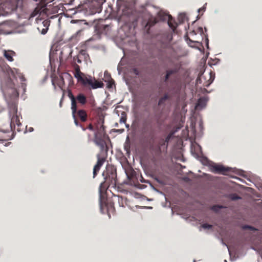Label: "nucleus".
<instances>
[{
  "label": "nucleus",
  "mask_w": 262,
  "mask_h": 262,
  "mask_svg": "<svg viewBox=\"0 0 262 262\" xmlns=\"http://www.w3.org/2000/svg\"><path fill=\"white\" fill-rule=\"evenodd\" d=\"M104 181L101 183L99 186V192L100 193V208L102 211L103 206H106L105 202L101 200V194L104 193L107 188L112 185L113 187L116 185L117 172L116 168L112 165H107L105 169L102 174Z\"/></svg>",
  "instance_id": "obj_2"
},
{
  "label": "nucleus",
  "mask_w": 262,
  "mask_h": 262,
  "mask_svg": "<svg viewBox=\"0 0 262 262\" xmlns=\"http://www.w3.org/2000/svg\"><path fill=\"white\" fill-rule=\"evenodd\" d=\"M206 105V101L205 99L204 98H200L196 103V108L198 109L199 108H203Z\"/></svg>",
  "instance_id": "obj_22"
},
{
  "label": "nucleus",
  "mask_w": 262,
  "mask_h": 262,
  "mask_svg": "<svg viewBox=\"0 0 262 262\" xmlns=\"http://www.w3.org/2000/svg\"><path fill=\"white\" fill-rule=\"evenodd\" d=\"M222 208V206L219 205H214L212 207V210L214 211H217L219 209Z\"/></svg>",
  "instance_id": "obj_30"
},
{
  "label": "nucleus",
  "mask_w": 262,
  "mask_h": 262,
  "mask_svg": "<svg viewBox=\"0 0 262 262\" xmlns=\"http://www.w3.org/2000/svg\"><path fill=\"white\" fill-rule=\"evenodd\" d=\"M105 1V0H91L88 4L87 11L91 15L100 13L102 11V4Z\"/></svg>",
  "instance_id": "obj_7"
},
{
  "label": "nucleus",
  "mask_w": 262,
  "mask_h": 262,
  "mask_svg": "<svg viewBox=\"0 0 262 262\" xmlns=\"http://www.w3.org/2000/svg\"><path fill=\"white\" fill-rule=\"evenodd\" d=\"M202 227L204 229H209L212 227V226L207 223H204L202 225Z\"/></svg>",
  "instance_id": "obj_29"
},
{
  "label": "nucleus",
  "mask_w": 262,
  "mask_h": 262,
  "mask_svg": "<svg viewBox=\"0 0 262 262\" xmlns=\"http://www.w3.org/2000/svg\"><path fill=\"white\" fill-rule=\"evenodd\" d=\"M74 76L77 79L79 78V77H81L82 75H83V73H81L80 71V67L76 64V63L74 64Z\"/></svg>",
  "instance_id": "obj_18"
},
{
  "label": "nucleus",
  "mask_w": 262,
  "mask_h": 262,
  "mask_svg": "<svg viewBox=\"0 0 262 262\" xmlns=\"http://www.w3.org/2000/svg\"><path fill=\"white\" fill-rule=\"evenodd\" d=\"M15 55V53L12 51H4V57L9 61H13V56Z\"/></svg>",
  "instance_id": "obj_16"
},
{
  "label": "nucleus",
  "mask_w": 262,
  "mask_h": 262,
  "mask_svg": "<svg viewBox=\"0 0 262 262\" xmlns=\"http://www.w3.org/2000/svg\"><path fill=\"white\" fill-rule=\"evenodd\" d=\"M80 53L83 55H85L86 54V51L85 50H82L80 51Z\"/></svg>",
  "instance_id": "obj_41"
},
{
  "label": "nucleus",
  "mask_w": 262,
  "mask_h": 262,
  "mask_svg": "<svg viewBox=\"0 0 262 262\" xmlns=\"http://www.w3.org/2000/svg\"><path fill=\"white\" fill-rule=\"evenodd\" d=\"M68 96L71 101V110L73 113L77 108V102L81 105H84L87 103V98L84 94L80 93L76 96H74L71 91L69 90L68 93Z\"/></svg>",
  "instance_id": "obj_6"
},
{
  "label": "nucleus",
  "mask_w": 262,
  "mask_h": 262,
  "mask_svg": "<svg viewBox=\"0 0 262 262\" xmlns=\"http://www.w3.org/2000/svg\"><path fill=\"white\" fill-rule=\"evenodd\" d=\"M158 21V20L157 18L151 17L148 19L146 25V27H148V29H149L150 27L154 26L157 23Z\"/></svg>",
  "instance_id": "obj_20"
},
{
  "label": "nucleus",
  "mask_w": 262,
  "mask_h": 262,
  "mask_svg": "<svg viewBox=\"0 0 262 262\" xmlns=\"http://www.w3.org/2000/svg\"><path fill=\"white\" fill-rule=\"evenodd\" d=\"M187 39L189 41H191V42H192V41L190 39H189V38H188Z\"/></svg>",
  "instance_id": "obj_49"
},
{
  "label": "nucleus",
  "mask_w": 262,
  "mask_h": 262,
  "mask_svg": "<svg viewBox=\"0 0 262 262\" xmlns=\"http://www.w3.org/2000/svg\"><path fill=\"white\" fill-rule=\"evenodd\" d=\"M19 79L21 82V87L25 89L26 86V84L25 83H24L23 82L25 81L26 80L25 76L23 74H20L19 75Z\"/></svg>",
  "instance_id": "obj_25"
},
{
  "label": "nucleus",
  "mask_w": 262,
  "mask_h": 262,
  "mask_svg": "<svg viewBox=\"0 0 262 262\" xmlns=\"http://www.w3.org/2000/svg\"><path fill=\"white\" fill-rule=\"evenodd\" d=\"M210 170L215 173L225 174L227 172L230 171V168L225 167L222 165L213 164L210 165Z\"/></svg>",
  "instance_id": "obj_13"
},
{
  "label": "nucleus",
  "mask_w": 262,
  "mask_h": 262,
  "mask_svg": "<svg viewBox=\"0 0 262 262\" xmlns=\"http://www.w3.org/2000/svg\"><path fill=\"white\" fill-rule=\"evenodd\" d=\"M173 133L171 132L165 138V139L163 138H160V140L158 141V145L161 148H165L167 149L168 142L170 140V139L172 138L173 136Z\"/></svg>",
  "instance_id": "obj_14"
},
{
  "label": "nucleus",
  "mask_w": 262,
  "mask_h": 262,
  "mask_svg": "<svg viewBox=\"0 0 262 262\" xmlns=\"http://www.w3.org/2000/svg\"><path fill=\"white\" fill-rule=\"evenodd\" d=\"M157 57L161 61L169 63L170 65L173 66L172 68L167 69L166 71L164 81L165 82H168L170 80V77L179 72V67L178 64L174 63L172 52L171 50L169 49L160 50L159 51Z\"/></svg>",
  "instance_id": "obj_3"
},
{
  "label": "nucleus",
  "mask_w": 262,
  "mask_h": 262,
  "mask_svg": "<svg viewBox=\"0 0 262 262\" xmlns=\"http://www.w3.org/2000/svg\"><path fill=\"white\" fill-rule=\"evenodd\" d=\"M190 34L192 35H195L196 33L195 32V31H192V32H190Z\"/></svg>",
  "instance_id": "obj_45"
},
{
  "label": "nucleus",
  "mask_w": 262,
  "mask_h": 262,
  "mask_svg": "<svg viewBox=\"0 0 262 262\" xmlns=\"http://www.w3.org/2000/svg\"><path fill=\"white\" fill-rule=\"evenodd\" d=\"M74 60L78 63H81V60L78 57H74Z\"/></svg>",
  "instance_id": "obj_37"
},
{
  "label": "nucleus",
  "mask_w": 262,
  "mask_h": 262,
  "mask_svg": "<svg viewBox=\"0 0 262 262\" xmlns=\"http://www.w3.org/2000/svg\"><path fill=\"white\" fill-rule=\"evenodd\" d=\"M243 228L244 229H249L252 231H254L256 230L254 227L249 225H245L243 226Z\"/></svg>",
  "instance_id": "obj_28"
},
{
  "label": "nucleus",
  "mask_w": 262,
  "mask_h": 262,
  "mask_svg": "<svg viewBox=\"0 0 262 262\" xmlns=\"http://www.w3.org/2000/svg\"><path fill=\"white\" fill-rule=\"evenodd\" d=\"M60 106H61V101L60 102Z\"/></svg>",
  "instance_id": "obj_50"
},
{
  "label": "nucleus",
  "mask_w": 262,
  "mask_h": 262,
  "mask_svg": "<svg viewBox=\"0 0 262 262\" xmlns=\"http://www.w3.org/2000/svg\"><path fill=\"white\" fill-rule=\"evenodd\" d=\"M81 32V30H79L77 32V34H79Z\"/></svg>",
  "instance_id": "obj_48"
},
{
  "label": "nucleus",
  "mask_w": 262,
  "mask_h": 262,
  "mask_svg": "<svg viewBox=\"0 0 262 262\" xmlns=\"http://www.w3.org/2000/svg\"><path fill=\"white\" fill-rule=\"evenodd\" d=\"M33 130V128L32 127H29V132H32Z\"/></svg>",
  "instance_id": "obj_46"
},
{
  "label": "nucleus",
  "mask_w": 262,
  "mask_h": 262,
  "mask_svg": "<svg viewBox=\"0 0 262 262\" xmlns=\"http://www.w3.org/2000/svg\"><path fill=\"white\" fill-rule=\"evenodd\" d=\"M214 77L212 75L211 73L205 74L202 73L199 75L196 80V84H202L204 87L209 86L214 80Z\"/></svg>",
  "instance_id": "obj_11"
},
{
  "label": "nucleus",
  "mask_w": 262,
  "mask_h": 262,
  "mask_svg": "<svg viewBox=\"0 0 262 262\" xmlns=\"http://www.w3.org/2000/svg\"><path fill=\"white\" fill-rule=\"evenodd\" d=\"M104 117L100 116L95 125V131L94 133V142L100 148V153L96 157L97 161L93 168V178H95L99 172L101 167L103 165L107 158L108 147L104 139L107 136L105 127L104 126Z\"/></svg>",
  "instance_id": "obj_1"
},
{
  "label": "nucleus",
  "mask_w": 262,
  "mask_h": 262,
  "mask_svg": "<svg viewBox=\"0 0 262 262\" xmlns=\"http://www.w3.org/2000/svg\"><path fill=\"white\" fill-rule=\"evenodd\" d=\"M167 20L168 26L173 30V31H174L177 27V23L171 16H170Z\"/></svg>",
  "instance_id": "obj_19"
},
{
  "label": "nucleus",
  "mask_w": 262,
  "mask_h": 262,
  "mask_svg": "<svg viewBox=\"0 0 262 262\" xmlns=\"http://www.w3.org/2000/svg\"><path fill=\"white\" fill-rule=\"evenodd\" d=\"M48 30V28H43V29L41 30V34H45L47 32Z\"/></svg>",
  "instance_id": "obj_38"
},
{
  "label": "nucleus",
  "mask_w": 262,
  "mask_h": 262,
  "mask_svg": "<svg viewBox=\"0 0 262 262\" xmlns=\"http://www.w3.org/2000/svg\"><path fill=\"white\" fill-rule=\"evenodd\" d=\"M26 0H16V7H22L23 6V3L25 2Z\"/></svg>",
  "instance_id": "obj_27"
},
{
  "label": "nucleus",
  "mask_w": 262,
  "mask_h": 262,
  "mask_svg": "<svg viewBox=\"0 0 262 262\" xmlns=\"http://www.w3.org/2000/svg\"><path fill=\"white\" fill-rule=\"evenodd\" d=\"M170 98L168 94H165L163 97H162L159 100L158 105L160 106L164 104L165 101L169 99Z\"/></svg>",
  "instance_id": "obj_23"
},
{
  "label": "nucleus",
  "mask_w": 262,
  "mask_h": 262,
  "mask_svg": "<svg viewBox=\"0 0 262 262\" xmlns=\"http://www.w3.org/2000/svg\"><path fill=\"white\" fill-rule=\"evenodd\" d=\"M64 82L63 78L61 77H60V81L59 82L58 86L60 89H62V84Z\"/></svg>",
  "instance_id": "obj_33"
},
{
  "label": "nucleus",
  "mask_w": 262,
  "mask_h": 262,
  "mask_svg": "<svg viewBox=\"0 0 262 262\" xmlns=\"http://www.w3.org/2000/svg\"><path fill=\"white\" fill-rule=\"evenodd\" d=\"M186 19L185 14H180L178 16V20L180 24L183 23Z\"/></svg>",
  "instance_id": "obj_24"
},
{
  "label": "nucleus",
  "mask_w": 262,
  "mask_h": 262,
  "mask_svg": "<svg viewBox=\"0 0 262 262\" xmlns=\"http://www.w3.org/2000/svg\"><path fill=\"white\" fill-rule=\"evenodd\" d=\"M9 116L11 118L10 126L11 128L15 127L16 125L18 126L21 125L19 116L17 114V108L15 104L10 106Z\"/></svg>",
  "instance_id": "obj_10"
},
{
  "label": "nucleus",
  "mask_w": 262,
  "mask_h": 262,
  "mask_svg": "<svg viewBox=\"0 0 262 262\" xmlns=\"http://www.w3.org/2000/svg\"><path fill=\"white\" fill-rule=\"evenodd\" d=\"M198 30L201 34H202L203 33V30L202 27L198 28Z\"/></svg>",
  "instance_id": "obj_40"
},
{
  "label": "nucleus",
  "mask_w": 262,
  "mask_h": 262,
  "mask_svg": "<svg viewBox=\"0 0 262 262\" xmlns=\"http://www.w3.org/2000/svg\"><path fill=\"white\" fill-rule=\"evenodd\" d=\"M79 126L80 127L83 131L86 130L87 129L91 131H95V126L94 127L92 123H89L86 126H85V125L82 123Z\"/></svg>",
  "instance_id": "obj_21"
},
{
  "label": "nucleus",
  "mask_w": 262,
  "mask_h": 262,
  "mask_svg": "<svg viewBox=\"0 0 262 262\" xmlns=\"http://www.w3.org/2000/svg\"><path fill=\"white\" fill-rule=\"evenodd\" d=\"M206 7L204 6L202 8L199 9L198 12L200 13L201 12H204L205 11Z\"/></svg>",
  "instance_id": "obj_39"
},
{
  "label": "nucleus",
  "mask_w": 262,
  "mask_h": 262,
  "mask_svg": "<svg viewBox=\"0 0 262 262\" xmlns=\"http://www.w3.org/2000/svg\"><path fill=\"white\" fill-rule=\"evenodd\" d=\"M126 120V117L125 116H122L120 119V123H125Z\"/></svg>",
  "instance_id": "obj_34"
},
{
  "label": "nucleus",
  "mask_w": 262,
  "mask_h": 262,
  "mask_svg": "<svg viewBox=\"0 0 262 262\" xmlns=\"http://www.w3.org/2000/svg\"><path fill=\"white\" fill-rule=\"evenodd\" d=\"M11 88L14 91H15V89H14V84H11Z\"/></svg>",
  "instance_id": "obj_44"
},
{
  "label": "nucleus",
  "mask_w": 262,
  "mask_h": 262,
  "mask_svg": "<svg viewBox=\"0 0 262 262\" xmlns=\"http://www.w3.org/2000/svg\"><path fill=\"white\" fill-rule=\"evenodd\" d=\"M104 21L101 20L95 25V30L99 34H107L111 27L110 25L104 23Z\"/></svg>",
  "instance_id": "obj_12"
},
{
  "label": "nucleus",
  "mask_w": 262,
  "mask_h": 262,
  "mask_svg": "<svg viewBox=\"0 0 262 262\" xmlns=\"http://www.w3.org/2000/svg\"><path fill=\"white\" fill-rule=\"evenodd\" d=\"M117 199H118V203H119L120 206H123V198H122V197H120V196H117Z\"/></svg>",
  "instance_id": "obj_31"
},
{
  "label": "nucleus",
  "mask_w": 262,
  "mask_h": 262,
  "mask_svg": "<svg viewBox=\"0 0 262 262\" xmlns=\"http://www.w3.org/2000/svg\"><path fill=\"white\" fill-rule=\"evenodd\" d=\"M77 80L82 85L85 86L87 85H91L92 88L94 89L99 88H102L103 86V83L102 82L97 81L93 82L91 76L86 77L84 74L83 75L79 77V78L77 79Z\"/></svg>",
  "instance_id": "obj_9"
},
{
  "label": "nucleus",
  "mask_w": 262,
  "mask_h": 262,
  "mask_svg": "<svg viewBox=\"0 0 262 262\" xmlns=\"http://www.w3.org/2000/svg\"><path fill=\"white\" fill-rule=\"evenodd\" d=\"M170 16L163 11H160L157 14V18L160 20L164 21L168 19Z\"/></svg>",
  "instance_id": "obj_15"
},
{
  "label": "nucleus",
  "mask_w": 262,
  "mask_h": 262,
  "mask_svg": "<svg viewBox=\"0 0 262 262\" xmlns=\"http://www.w3.org/2000/svg\"><path fill=\"white\" fill-rule=\"evenodd\" d=\"M117 7L116 16L118 21L127 23L129 21V17L132 14V9L124 2H118Z\"/></svg>",
  "instance_id": "obj_4"
},
{
  "label": "nucleus",
  "mask_w": 262,
  "mask_h": 262,
  "mask_svg": "<svg viewBox=\"0 0 262 262\" xmlns=\"http://www.w3.org/2000/svg\"><path fill=\"white\" fill-rule=\"evenodd\" d=\"M74 0H64V4L66 5H71L72 4Z\"/></svg>",
  "instance_id": "obj_35"
},
{
  "label": "nucleus",
  "mask_w": 262,
  "mask_h": 262,
  "mask_svg": "<svg viewBox=\"0 0 262 262\" xmlns=\"http://www.w3.org/2000/svg\"><path fill=\"white\" fill-rule=\"evenodd\" d=\"M112 83H114V81L113 80V79H112V80L109 82V87H111L112 86Z\"/></svg>",
  "instance_id": "obj_43"
},
{
  "label": "nucleus",
  "mask_w": 262,
  "mask_h": 262,
  "mask_svg": "<svg viewBox=\"0 0 262 262\" xmlns=\"http://www.w3.org/2000/svg\"><path fill=\"white\" fill-rule=\"evenodd\" d=\"M42 24H43V27H45V28H48V27L50 25V21L47 20H45L42 22Z\"/></svg>",
  "instance_id": "obj_32"
},
{
  "label": "nucleus",
  "mask_w": 262,
  "mask_h": 262,
  "mask_svg": "<svg viewBox=\"0 0 262 262\" xmlns=\"http://www.w3.org/2000/svg\"><path fill=\"white\" fill-rule=\"evenodd\" d=\"M229 198L233 201L241 199V198L236 193H231L229 194Z\"/></svg>",
  "instance_id": "obj_26"
},
{
  "label": "nucleus",
  "mask_w": 262,
  "mask_h": 262,
  "mask_svg": "<svg viewBox=\"0 0 262 262\" xmlns=\"http://www.w3.org/2000/svg\"><path fill=\"white\" fill-rule=\"evenodd\" d=\"M150 150L154 153L155 155H160L162 149L158 144L155 145L152 144L150 147Z\"/></svg>",
  "instance_id": "obj_17"
},
{
  "label": "nucleus",
  "mask_w": 262,
  "mask_h": 262,
  "mask_svg": "<svg viewBox=\"0 0 262 262\" xmlns=\"http://www.w3.org/2000/svg\"><path fill=\"white\" fill-rule=\"evenodd\" d=\"M134 73L136 75H138V70L137 69H134Z\"/></svg>",
  "instance_id": "obj_42"
},
{
  "label": "nucleus",
  "mask_w": 262,
  "mask_h": 262,
  "mask_svg": "<svg viewBox=\"0 0 262 262\" xmlns=\"http://www.w3.org/2000/svg\"><path fill=\"white\" fill-rule=\"evenodd\" d=\"M72 116L74 119V123L76 126H78L82 123L79 122V120L81 122H85L88 120V114L84 110H77L76 108L75 112L73 113L72 110Z\"/></svg>",
  "instance_id": "obj_8"
},
{
  "label": "nucleus",
  "mask_w": 262,
  "mask_h": 262,
  "mask_svg": "<svg viewBox=\"0 0 262 262\" xmlns=\"http://www.w3.org/2000/svg\"><path fill=\"white\" fill-rule=\"evenodd\" d=\"M8 81H9V82H12V80H11V79L10 78H8Z\"/></svg>",
  "instance_id": "obj_47"
},
{
  "label": "nucleus",
  "mask_w": 262,
  "mask_h": 262,
  "mask_svg": "<svg viewBox=\"0 0 262 262\" xmlns=\"http://www.w3.org/2000/svg\"><path fill=\"white\" fill-rule=\"evenodd\" d=\"M156 124H161L159 116H148L142 122L141 126V131L144 134H151L155 132Z\"/></svg>",
  "instance_id": "obj_5"
},
{
  "label": "nucleus",
  "mask_w": 262,
  "mask_h": 262,
  "mask_svg": "<svg viewBox=\"0 0 262 262\" xmlns=\"http://www.w3.org/2000/svg\"><path fill=\"white\" fill-rule=\"evenodd\" d=\"M135 173V171L134 170H132L131 173H130V174L129 175H128L127 173V174L128 175V177L129 179H131V178H133L134 177Z\"/></svg>",
  "instance_id": "obj_36"
}]
</instances>
